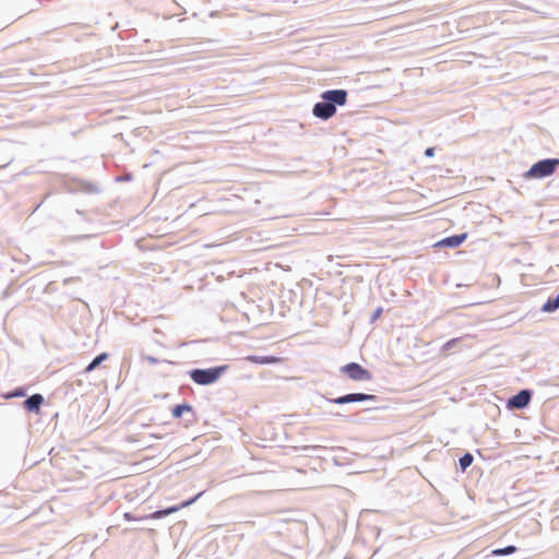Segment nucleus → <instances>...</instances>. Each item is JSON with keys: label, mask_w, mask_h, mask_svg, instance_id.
I'll list each match as a JSON object with an SVG mask.
<instances>
[{"label": "nucleus", "mask_w": 559, "mask_h": 559, "mask_svg": "<svg viewBox=\"0 0 559 559\" xmlns=\"http://www.w3.org/2000/svg\"><path fill=\"white\" fill-rule=\"evenodd\" d=\"M376 396L370 394H364V393H349L336 399L331 400L334 404H346V403H353V402H364V401H374Z\"/></svg>", "instance_id": "6"}, {"label": "nucleus", "mask_w": 559, "mask_h": 559, "mask_svg": "<svg viewBox=\"0 0 559 559\" xmlns=\"http://www.w3.org/2000/svg\"><path fill=\"white\" fill-rule=\"evenodd\" d=\"M323 102L313 106L312 112L317 118L329 119L336 112V105L343 106L347 102V92L345 90H331L321 95Z\"/></svg>", "instance_id": "1"}, {"label": "nucleus", "mask_w": 559, "mask_h": 559, "mask_svg": "<svg viewBox=\"0 0 559 559\" xmlns=\"http://www.w3.org/2000/svg\"><path fill=\"white\" fill-rule=\"evenodd\" d=\"M381 311H382V310H381V308H379V309L376 311V313H374V318H378V317L381 314Z\"/></svg>", "instance_id": "19"}, {"label": "nucleus", "mask_w": 559, "mask_h": 559, "mask_svg": "<svg viewBox=\"0 0 559 559\" xmlns=\"http://www.w3.org/2000/svg\"><path fill=\"white\" fill-rule=\"evenodd\" d=\"M516 551L515 546H508L506 548H497L491 551L493 556H504Z\"/></svg>", "instance_id": "14"}, {"label": "nucleus", "mask_w": 559, "mask_h": 559, "mask_svg": "<svg viewBox=\"0 0 559 559\" xmlns=\"http://www.w3.org/2000/svg\"><path fill=\"white\" fill-rule=\"evenodd\" d=\"M473 455L471 453H466L464 454L461 459H460V466L463 471H465L468 466H471V464L473 463Z\"/></svg>", "instance_id": "15"}, {"label": "nucleus", "mask_w": 559, "mask_h": 559, "mask_svg": "<svg viewBox=\"0 0 559 559\" xmlns=\"http://www.w3.org/2000/svg\"><path fill=\"white\" fill-rule=\"evenodd\" d=\"M559 167L558 158H548L535 163L525 174L526 179H542L551 176Z\"/></svg>", "instance_id": "2"}, {"label": "nucleus", "mask_w": 559, "mask_h": 559, "mask_svg": "<svg viewBox=\"0 0 559 559\" xmlns=\"http://www.w3.org/2000/svg\"><path fill=\"white\" fill-rule=\"evenodd\" d=\"M108 358V354L103 353L98 355L96 358L93 359V361L85 368V372L93 371L96 367L100 365L102 361L106 360Z\"/></svg>", "instance_id": "12"}, {"label": "nucleus", "mask_w": 559, "mask_h": 559, "mask_svg": "<svg viewBox=\"0 0 559 559\" xmlns=\"http://www.w3.org/2000/svg\"><path fill=\"white\" fill-rule=\"evenodd\" d=\"M226 368V366H221L209 369H193L189 372V376L197 384L209 385L216 382Z\"/></svg>", "instance_id": "3"}, {"label": "nucleus", "mask_w": 559, "mask_h": 559, "mask_svg": "<svg viewBox=\"0 0 559 559\" xmlns=\"http://www.w3.org/2000/svg\"><path fill=\"white\" fill-rule=\"evenodd\" d=\"M123 518L128 521H140L141 519L140 518H135L133 516L130 512H126L123 514Z\"/></svg>", "instance_id": "16"}, {"label": "nucleus", "mask_w": 559, "mask_h": 559, "mask_svg": "<svg viewBox=\"0 0 559 559\" xmlns=\"http://www.w3.org/2000/svg\"><path fill=\"white\" fill-rule=\"evenodd\" d=\"M456 338H453V340H450L449 342H447L444 345H443V349H449L450 347H452L455 343H456Z\"/></svg>", "instance_id": "17"}, {"label": "nucleus", "mask_w": 559, "mask_h": 559, "mask_svg": "<svg viewBox=\"0 0 559 559\" xmlns=\"http://www.w3.org/2000/svg\"><path fill=\"white\" fill-rule=\"evenodd\" d=\"M426 154H427V155H432V148H428V150L426 151Z\"/></svg>", "instance_id": "20"}, {"label": "nucleus", "mask_w": 559, "mask_h": 559, "mask_svg": "<svg viewBox=\"0 0 559 559\" xmlns=\"http://www.w3.org/2000/svg\"><path fill=\"white\" fill-rule=\"evenodd\" d=\"M203 495V492H199L195 497H193L192 499L190 500H187V501H183L181 504L179 506H174V507H169L167 509H164V510H158V511H155L153 512L152 514L145 516V519H153V520H157V519H162L166 515H169L171 513H175L186 507H189L190 504H192L193 502H195L201 496Z\"/></svg>", "instance_id": "5"}, {"label": "nucleus", "mask_w": 559, "mask_h": 559, "mask_svg": "<svg viewBox=\"0 0 559 559\" xmlns=\"http://www.w3.org/2000/svg\"><path fill=\"white\" fill-rule=\"evenodd\" d=\"M44 402V397L40 394H34L24 401V407L28 412H39L40 405Z\"/></svg>", "instance_id": "8"}, {"label": "nucleus", "mask_w": 559, "mask_h": 559, "mask_svg": "<svg viewBox=\"0 0 559 559\" xmlns=\"http://www.w3.org/2000/svg\"><path fill=\"white\" fill-rule=\"evenodd\" d=\"M23 395H24V392L22 390H20V391L12 393L10 396H23Z\"/></svg>", "instance_id": "18"}, {"label": "nucleus", "mask_w": 559, "mask_h": 559, "mask_svg": "<svg viewBox=\"0 0 559 559\" xmlns=\"http://www.w3.org/2000/svg\"><path fill=\"white\" fill-rule=\"evenodd\" d=\"M530 392L527 390H522L521 392H519L512 399L509 400V406L514 408H523L530 403Z\"/></svg>", "instance_id": "7"}, {"label": "nucleus", "mask_w": 559, "mask_h": 559, "mask_svg": "<svg viewBox=\"0 0 559 559\" xmlns=\"http://www.w3.org/2000/svg\"><path fill=\"white\" fill-rule=\"evenodd\" d=\"M247 361L258 365L277 364L282 361V358L275 356H255L250 355L246 357Z\"/></svg>", "instance_id": "10"}, {"label": "nucleus", "mask_w": 559, "mask_h": 559, "mask_svg": "<svg viewBox=\"0 0 559 559\" xmlns=\"http://www.w3.org/2000/svg\"><path fill=\"white\" fill-rule=\"evenodd\" d=\"M341 372L346 374L354 381H369L371 380V373L356 362H349L341 367Z\"/></svg>", "instance_id": "4"}, {"label": "nucleus", "mask_w": 559, "mask_h": 559, "mask_svg": "<svg viewBox=\"0 0 559 559\" xmlns=\"http://www.w3.org/2000/svg\"><path fill=\"white\" fill-rule=\"evenodd\" d=\"M557 309H559V294L555 298H548L542 307L544 312H554Z\"/></svg>", "instance_id": "11"}, {"label": "nucleus", "mask_w": 559, "mask_h": 559, "mask_svg": "<svg viewBox=\"0 0 559 559\" xmlns=\"http://www.w3.org/2000/svg\"><path fill=\"white\" fill-rule=\"evenodd\" d=\"M191 406L190 405H176L173 411H171V414L175 418H180L182 416V414L185 412H191Z\"/></svg>", "instance_id": "13"}, {"label": "nucleus", "mask_w": 559, "mask_h": 559, "mask_svg": "<svg viewBox=\"0 0 559 559\" xmlns=\"http://www.w3.org/2000/svg\"><path fill=\"white\" fill-rule=\"evenodd\" d=\"M466 237H467L466 234L451 236V237L440 240L437 243V246L456 248L466 239Z\"/></svg>", "instance_id": "9"}]
</instances>
